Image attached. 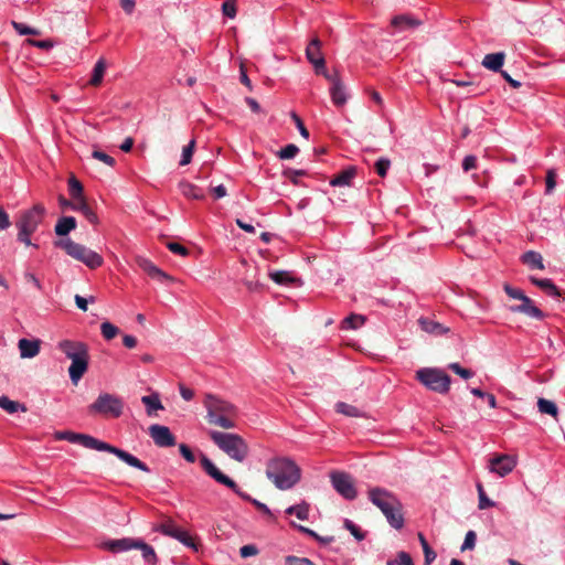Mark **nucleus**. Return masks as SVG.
I'll use <instances>...</instances> for the list:
<instances>
[{
    "mask_svg": "<svg viewBox=\"0 0 565 565\" xmlns=\"http://www.w3.org/2000/svg\"><path fill=\"white\" fill-rule=\"evenodd\" d=\"M56 438L60 440H67L72 444H78L87 449L113 454L128 466L139 469L143 472H150L149 467L134 455L106 441L99 440L90 435L64 430L58 431L56 434Z\"/></svg>",
    "mask_w": 565,
    "mask_h": 565,
    "instance_id": "obj_1",
    "label": "nucleus"
},
{
    "mask_svg": "<svg viewBox=\"0 0 565 565\" xmlns=\"http://www.w3.org/2000/svg\"><path fill=\"white\" fill-rule=\"evenodd\" d=\"M266 477L281 491L292 489L301 479V469L297 462L285 456H276L266 462Z\"/></svg>",
    "mask_w": 565,
    "mask_h": 565,
    "instance_id": "obj_2",
    "label": "nucleus"
},
{
    "mask_svg": "<svg viewBox=\"0 0 565 565\" xmlns=\"http://www.w3.org/2000/svg\"><path fill=\"white\" fill-rule=\"evenodd\" d=\"M367 498L381 510L392 527L401 530L404 526L403 504L394 492L385 488L373 487L369 489Z\"/></svg>",
    "mask_w": 565,
    "mask_h": 565,
    "instance_id": "obj_3",
    "label": "nucleus"
},
{
    "mask_svg": "<svg viewBox=\"0 0 565 565\" xmlns=\"http://www.w3.org/2000/svg\"><path fill=\"white\" fill-rule=\"evenodd\" d=\"M203 405L206 409V419L211 425L224 429L236 427L237 408L235 405L212 393L205 394Z\"/></svg>",
    "mask_w": 565,
    "mask_h": 565,
    "instance_id": "obj_4",
    "label": "nucleus"
},
{
    "mask_svg": "<svg viewBox=\"0 0 565 565\" xmlns=\"http://www.w3.org/2000/svg\"><path fill=\"white\" fill-rule=\"evenodd\" d=\"M58 349L72 361L68 367V375L71 382L77 385L88 370V345L82 341L63 340L58 343Z\"/></svg>",
    "mask_w": 565,
    "mask_h": 565,
    "instance_id": "obj_5",
    "label": "nucleus"
},
{
    "mask_svg": "<svg viewBox=\"0 0 565 565\" xmlns=\"http://www.w3.org/2000/svg\"><path fill=\"white\" fill-rule=\"evenodd\" d=\"M200 463L205 473L217 483L230 488L241 499L250 502L258 511L268 518H273V512L265 503L252 498L248 493L242 491L237 483L232 478L223 473L206 455L201 454Z\"/></svg>",
    "mask_w": 565,
    "mask_h": 565,
    "instance_id": "obj_6",
    "label": "nucleus"
},
{
    "mask_svg": "<svg viewBox=\"0 0 565 565\" xmlns=\"http://www.w3.org/2000/svg\"><path fill=\"white\" fill-rule=\"evenodd\" d=\"M212 441L231 459L243 462L248 456V446L237 434L211 430Z\"/></svg>",
    "mask_w": 565,
    "mask_h": 565,
    "instance_id": "obj_7",
    "label": "nucleus"
},
{
    "mask_svg": "<svg viewBox=\"0 0 565 565\" xmlns=\"http://www.w3.org/2000/svg\"><path fill=\"white\" fill-rule=\"evenodd\" d=\"M54 244L56 247L64 249L68 256L73 257L78 262H82L90 269L98 268L104 263L103 257L98 253L89 249L88 247L79 243L72 241L71 238L60 239L56 241Z\"/></svg>",
    "mask_w": 565,
    "mask_h": 565,
    "instance_id": "obj_8",
    "label": "nucleus"
},
{
    "mask_svg": "<svg viewBox=\"0 0 565 565\" xmlns=\"http://www.w3.org/2000/svg\"><path fill=\"white\" fill-rule=\"evenodd\" d=\"M416 379L428 390L446 394L450 390L451 379L437 367H423L416 371Z\"/></svg>",
    "mask_w": 565,
    "mask_h": 565,
    "instance_id": "obj_9",
    "label": "nucleus"
},
{
    "mask_svg": "<svg viewBox=\"0 0 565 565\" xmlns=\"http://www.w3.org/2000/svg\"><path fill=\"white\" fill-rule=\"evenodd\" d=\"M503 290L510 298L521 301V305L510 307L512 312L523 313L536 320H543L545 318L544 312L534 305L533 300L527 297L522 289L504 284Z\"/></svg>",
    "mask_w": 565,
    "mask_h": 565,
    "instance_id": "obj_10",
    "label": "nucleus"
},
{
    "mask_svg": "<svg viewBox=\"0 0 565 565\" xmlns=\"http://www.w3.org/2000/svg\"><path fill=\"white\" fill-rule=\"evenodd\" d=\"M122 411V399L110 393L99 394L96 401L88 406L89 414L110 416L114 418L120 417Z\"/></svg>",
    "mask_w": 565,
    "mask_h": 565,
    "instance_id": "obj_11",
    "label": "nucleus"
},
{
    "mask_svg": "<svg viewBox=\"0 0 565 565\" xmlns=\"http://www.w3.org/2000/svg\"><path fill=\"white\" fill-rule=\"evenodd\" d=\"M45 214V207L42 204H35L30 210L21 213L17 222L18 230L34 233L42 223Z\"/></svg>",
    "mask_w": 565,
    "mask_h": 565,
    "instance_id": "obj_12",
    "label": "nucleus"
},
{
    "mask_svg": "<svg viewBox=\"0 0 565 565\" xmlns=\"http://www.w3.org/2000/svg\"><path fill=\"white\" fill-rule=\"evenodd\" d=\"M334 490L345 500H354L358 495L352 478L345 472H332L330 475Z\"/></svg>",
    "mask_w": 565,
    "mask_h": 565,
    "instance_id": "obj_13",
    "label": "nucleus"
},
{
    "mask_svg": "<svg viewBox=\"0 0 565 565\" xmlns=\"http://www.w3.org/2000/svg\"><path fill=\"white\" fill-rule=\"evenodd\" d=\"M157 531L166 536L173 537L182 543L184 546L192 548L193 551H198V544L194 539L189 534L188 531L177 526L173 522H164L161 523Z\"/></svg>",
    "mask_w": 565,
    "mask_h": 565,
    "instance_id": "obj_14",
    "label": "nucleus"
},
{
    "mask_svg": "<svg viewBox=\"0 0 565 565\" xmlns=\"http://www.w3.org/2000/svg\"><path fill=\"white\" fill-rule=\"evenodd\" d=\"M306 56L308 61L313 65L317 74L323 77H329V72L326 68V61L321 53V41L315 38L306 47Z\"/></svg>",
    "mask_w": 565,
    "mask_h": 565,
    "instance_id": "obj_15",
    "label": "nucleus"
},
{
    "mask_svg": "<svg viewBox=\"0 0 565 565\" xmlns=\"http://www.w3.org/2000/svg\"><path fill=\"white\" fill-rule=\"evenodd\" d=\"M149 435L158 447L175 445V437L167 426L153 424L149 427Z\"/></svg>",
    "mask_w": 565,
    "mask_h": 565,
    "instance_id": "obj_16",
    "label": "nucleus"
},
{
    "mask_svg": "<svg viewBox=\"0 0 565 565\" xmlns=\"http://www.w3.org/2000/svg\"><path fill=\"white\" fill-rule=\"evenodd\" d=\"M331 83L330 96L332 103L337 107H342L348 102V94L345 87L338 73L330 74L329 77H324Z\"/></svg>",
    "mask_w": 565,
    "mask_h": 565,
    "instance_id": "obj_17",
    "label": "nucleus"
},
{
    "mask_svg": "<svg viewBox=\"0 0 565 565\" xmlns=\"http://www.w3.org/2000/svg\"><path fill=\"white\" fill-rule=\"evenodd\" d=\"M515 459L509 455H500L489 461L490 471L497 473L499 477H505L515 468Z\"/></svg>",
    "mask_w": 565,
    "mask_h": 565,
    "instance_id": "obj_18",
    "label": "nucleus"
},
{
    "mask_svg": "<svg viewBox=\"0 0 565 565\" xmlns=\"http://www.w3.org/2000/svg\"><path fill=\"white\" fill-rule=\"evenodd\" d=\"M140 268L147 273L151 278L153 279H157L161 282H164V281H170L172 280V278L167 274L164 273L163 270H161L159 267H157L152 262L146 259V258H141L139 262H138Z\"/></svg>",
    "mask_w": 565,
    "mask_h": 565,
    "instance_id": "obj_19",
    "label": "nucleus"
},
{
    "mask_svg": "<svg viewBox=\"0 0 565 565\" xmlns=\"http://www.w3.org/2000/svg\"><path fill=\"white\" fill-rule=\"evenodd\" d=\"M40 340L20 339L18 348L20 350V356L22 359H32L40 352Z\"/></svg>",
    "mask_w": 565,
    "mask_h": 565,
    "instance_id": "obj_20",
    "label": "nucleus"
},
{
    "mask_svg": "<svg viewBox=\"0 0 565 565\" xmlns=\"http://www.w3.org/2000/svg\"><path fill=\"white\" fill-rule=\"evenodd\" d=\"M505 54L504 52H497V53H489L486 54L481 64L487 70L493 71V72H500L504 64Z\"/></svg>",
    "mask_w": 565,
    "mask_h": 565,
    "instance_id": "obj_21",
    "label": "nucleus"
},
{
    "mask_svg": "<svg viewBox=\"0 0 565 565\" xmlns=\"http://www.w3.org/2000/svg\"><path fill=\"white\" fill-rule=\"evenodd\" d=\"M530 281L552 298H558L561 296L558 287L550 278H537L531 276Z\"/></svg>",
    "mask_w": 565,
    "mask_h": 565,
    "instance_id": "obj_22",
    "label": "nucleus"
},
{
    "mask_svg": "<svg viewBox=\"0 0 565 565\" xmlns=\"http://www.w3.org/2000/svg\"><path fill=\"white\" fill-rule=\"evenodd\" d=\"M138 539L122 537L118 540H111L106 543L107 548L113 553H121L134 550L136 547Z\"/></svg>",
    "mask_w": 565,
    "mask_h": 565,
    "instance_id": "obj_23",
    "label": "nucleus"
},
{
    "mask_svg": "<svg viewBox=\"0 0 565 565\" xmlns=\"http://www.w3.org/2000/svg\"><path fill=\"white\" fill-rule=\"evenodd\" d=\"M356 175L355 167H348L330 180L332 186H348L351 185L353 179Z\"/></svg>",
    "mask_w": 565,
    "mask_h": 565,
    "instance_id": "obj_24",
    "label": "nucleus"
},
{
    "mask_svg": "<svg viewBox=\"0 0 565 565\" xmlns=\"http://www.w3.org/2000/svg\"><path fill=\"white\" fill-rule=\"evenodd\" d=\"M179 190L183 196L191 200H203L205 198L203 189L189 181H181Z\"/></svg>",
    "mask_w": 565,
    "mask_h": 565,
    "instance_id": "obj_25",
    "label": "nucleus"
},
{
    "mask_svg": "<svg viewBox=\"0 0 565 565\" xmlns=\"http://www.w3.org/2000/svg\"><path fill=\"white\" fill-rule=\"evenodd\" d=\"M76 228V220L73 216H62L55 224V234L58 236H66Z\"/></svg>",
    "mask_w": 565,
    "mask_h": 565,
    "instance_id": "obj_26",
    "label": "nucleus"
},
{
    "mask_svg": "<svg viewBox=\"0 0 565 565\" xmlns=\"http://www.w3.org/2000/svg\"><path fill=\"white\" fill-rule=\"evenodd\" d=\"M521 260L531 269H544L543 257L539 252L527 250L521 256Z\"/></svg>",
    "mask_w": 565,
    "mask_h": 565,
    "instance_id": "obj_27",
    "label": "nucleus"
},
{
    "mask_svg": "<svg viewBox=\"0 0 565 565\" xmlns=\"http://www.w3.org/2000/svg\"><path fill=\"white\" fill-rule=\"evenodd\" d=\"M135 548L141 551L142 558L147 564L156 565L158 563V557L153 547L147 544L143 540L138 539Z\"/></svg>",
    "mask_w": 565,
    "mask_h": 565,
    "instance_id": "obj_28",
    "label": "nucleus"
},
{
    "mask_svg": "<svg viewBox=\"0 0 565 565\" xmlns=\"http://www.w3.org/2000/svg\"><path fill=\"white\" fill-rule=\"evenodd\" d=\"M392 25L399 29V30H406V29H413L420 24V21L412 18L411 15L401 14L395 15L392 21Z\"/></svg>",
    "mask_w": 565,
    "mask_h": 565,
    "instance_id": "obj_29",
    "label": "nucleus"
},
{
    "mask_svg": "<svg viewBox=\"0 0 565 565\" xmlns=\"http://www.w3.org/2000/svg\"><path fill=\"white\" fill-rule=\"evenodd\" d=\"M73 211L79 212L84 215V217L90 223V224H97L98 223V216L96 213L90 209V206L86 203L84 199H81V201H77V204L72 206Z\"/></svg>",
    "mask_w": 565,
    "mask_h": 565,
    "instance_id": "obj_30",
    "label": "nucleus"
},
{
    "mask_svg": "<svg viewBox=\"0 0 565 565\" xmlns=\"http://www.w3.org/2000/svg\"><path fill=\"white\" fill-rule=\"evenodd\" d=\"M310 507L306 501H302L299 504L290 505L285 510V513L288 515H295L297 519L301 521H306L309 519Z\"/></svg>",
    "mask_w": 565,
    "mask_h": 565,
    "instance_id": "obj_31",
    "label": "nucleus"
},
{
    "mask_svg": "<svg viewBox=\"0 0 565 565\" xmlns=\"http://www.w3.org/2000/svg\"><path fill=\"white\" fill-rule=\"evenodd\" d=\"M141 402L146 406L147 414L149 416H151L153 412L163 409V405H162L160 397L157 393L142 396Z\"/></svg>",
    "mask_w": 565,
    "mask_h": 565,
    "instance_id": "obj_32",
    "label": "nucleus"
},
{
    "mask_svg": "<svg viewBox=\"0 0 565 565\" xmlns=\"http://www.w3.org/2000/svg\"><path fill=\"white\" fill-rule=\"evenodd\" d=\"M0 408L4 409L9 414H14L17 412H26V407L24 404L11 401L6 395H0Z\"/></svg>",
    "mask_w": 565,
    "mask_h": 565,
    "instance_id": "obj_33",
    "label": "nucleus"
},
{
    "mask_svg": "<svg viewBox=\"0 0 565 565\" xmlns=\"http://www.w3.org/2000/svg\"><path fill=\"white\" fill-rule=\"evenodd\" d=\"M105 71H106V61H105V58L100 57L94 65L89 84L92 86H98L103 81Z\"/></svg>",
    "mask_w": 565,
    "mask_h": 565,
    "instance_id": "obj_34",
    "label": "nucleus"
},
{
    "mask_svg": "<svg viewBox=\"0 0 565 565\" xmlns=\"http://www.w3.org/2000/svg\"><path fill=\"white\" fill-rule=\"evenodd\" d=\"M422 329L428 333H445L448 329L444 328L439 322L428 318H420L418 320Z\"/></svg>",
    "mask_w": 565,
    "mask_h": 565,
    "instance_id": "obj_35",
    "label": "nucleus"
},
{
    "mask_svg": "<svg viewBox=\"0 0 565 565\" xmlns=\"http://www.w3.org/2000/svg\"><path fill=\"white\" fill-rule=\"evenodd\" d=\"M537 407H539V411L542 414H548V415L553 416L554 418L558 414V409H557L556 404L554 402L550 401V399H546V398H539Z\"/></svg>",
    "mask_w": 565,
    "mask_h": 565,
    "instance_id": "obj_36",
    "label": "nucleus"
},
{
    "mask_svg": "<svg viewBox=\"0 0 565 565\" xmlns=\"http://www.w3.org/2000/svg\"><path fill=\"white\" fill-rule=\"evenodd\" d=\"M68 192L72 199L75 201H81V199H84L83 185L75 177H71L68 179Z\"/></svg>",
    "mask_w": 565,
    "mask_h": 565,
    "instance_id": "obj_37",
    "label": "nucleus"
},
{
    "mask_svg": "<svg viewBox=\"0 0 565 565\" xmlns=\"http://www.w3.org/2000/svg\"><path fill=\"white\" fill-rule=\"evenodd\" d=\"M418 540L424 551L425 565H430L437 557V554L431 550L424 534L418 533Z\"/></svg>",
    "mask_w": 565,
    "mask_h": 565,
    "instance_id": "obj_38",
    "label": "nucleus"
},
{
    "mask_svg": "<svg viewBox=\"0 0 565 565\" xmlns=\"http://www.w3.org/2000/svg\"><path fill=\"white\" fill-rule=\"evenodd\" d=\"M364 322L365 318L363 316L352 313L343 320V328L355 330L362 327Z\"/></svg>",
    "mask_w": 565,
    "mask_h": 565,
    "instance_id": "obj_39",
    "label": "nucleus"
},
{
    "mask_svg": "<svg viewBox=\"0 0 565 565\" xmlns=\"http://www.w3.org/2000/svg\"><path fill=\"white\" fill-rule=\"evenodd\" d=\"M335 411L340 414H343L345 416L350 417H359L361 415V412L358 407L350 405L344 402H339L335 405Z\"/></svg>",
    "mask_w": 565,
    "mask_h": 565,
    "instance_id": "obj_40",
    "label": "nucleus"
},
{
    "mask_svg": "<svg viewBox=\"0 0 565 565\" xmlns=\"http://www.w3.org/2000/svg\"><path fill=\"white\" fill-rule=\"evenodd\" d=\"M343 526L348 530L358 541L365 539V533L351 520L344 519Z\"/></svg>",
    "mask_w": 565,
    "mask_h": 565,
    "instance_id": "obj_41",
    "label": "nucleus"
},
{
    "mask_svg": "<svg viewBox=\"0 0 565 565\" xmlns=\"http://www.w3.org/2000/svg\"><path fill=\"white\" fill-rule=\"evenodd\" d=\"M100 332L106 340H111L118 334L119 329L115 324L105 321L100 324Z\"/></svg>",
    "mask_w": 565,
    "mask_h": 565,
    "instance_id": "obj_42",
    "label": "nucleus"
},
{
    "mask_svg": "<svg viewBox=\"0 0 565 565\" xmlns=\"http://www.w3.org/2000/svg\"><path fill=\"white\" fill-rule=\"evenodd\" d=\"M477 490H478V497H479V504H478V507H479L480 510H484L487 508H491V507H493L495 504L494 501L490 500L487 497V494L484 492V489H483L481 483H477Z\"/></svg>",
    "mask_w": 565,
    "mask_h": 565,
    "instance_id": "obj_43",
    "label": "nucleus"
},
{
    "mask_svg": "<svg viewBox=\"0 0 565 565\" xmlns=\"http://www.w3.org/2000/svg\"><path fill=\"white\" fill-rule=\"evenodd\" d=\"M298 152H299V148L296 145H294V143H289L286 147L281 148L277 152V156L281 160H288V159H292L294 157H296V154Z\"/></svg>",
    "mask_w": 565,
    "mask_h": 565,
    "instance_id": "obj_44",
    "label": "nucleus"
},
{
    "mask_svg": "<svg viewBox=\"0 0 565 565\" xmlns=\"http://www.w3.org/2000/svg\"><path fill=\"white\" fill-rule=\"evenodd\" d=\"M471 394L479 397V398H482V399H486L489 404V406L491 408H495L497 407V399H495V396L491 393H486L483 392L482 390L478 388V387H473L470 390Z\"/></svg>",
    "mask_w": 565,
    "mask_h": 565,
    "instance_id": "obj_45",
    "label": "nucleus"
},
{
    "mask_svg": "<svg viewBox=\"0 0 565 565\" xmlns=\"http://www.w3.org/2000/svg\"><path fill=\"white\" fill-rule=\"evenodd\" d=\"M195 141L191 140L186 146L183 147L180 166H186L191 162Z\"/></svg>",
    "mask_w": 565,
    "mask_h": 565,
    "instance_id": "obj_46",
    "label": "nucleus"
},
{
    "mask_svg": "<svg viewBox=\"0 0 565 565\" xmlns=\"http://www.w3.org/2000/svg\"><path fill=\"white\" fill-rule=\"evenodd\" d=\"M269 276L275 282L279 285H287L288 282L291 281V275L289 271L276 270L270 273Z\"/></svg>",
    "mask_w": 565,
    "mask_h": 565,
    "instance_id": "obj_47",
    "label": "nucleus"
},
{
    "mask_svg": "<svg viewBox=\"0 0 565 565\" xmlns=\"http://www.w3.org/2000/svg\"><path fill=\"white\" fill-rule=\"evenodd\" d=\"M11 25L20 35H39V31L23 23L11 21Z\"/></svg>",
    "mask_w": 565,
    "mask_h": 565,
    "instance_id": "obj_48",
    "label": "nucleus"
},
{
    "mask_svg": "<svg viewBox=\"0 0 565 565\" xmlns=\"http://www.w3.org/2000/svg\"><path fill=\"white\" fill-rule=\"evenodd\" d=\"M448 367H449V370H451L452 372H455L456 374H458L460 377H462L465 380L471 379L473 376V372L471 370L462 367L457 362L450 363L448 365Z\"/></svg>",
    "mask_w": 565,
    "mask_h": 565,
    "instance_id": "obj_49",
    "label": "nucleus"
},
{
    "mask_svg": "<svg viewBox=\"0 0 565 565\" xmlns=\"http://www.w3.org/2000/svg\"><path fill=\"white\" fill-rule=\"evenodd\" d=\"M390 167L391 161L387 158H380L379 160H376L374 164L376 173L382 178H384L387 174Z\"/></svg>",
    "mask_w": 565,
    "mask_h": 565,
    "instance_id": "obj_50",
    "label": "nucleus"
},
{
    "mask_svg": "<svg viewBox=\"0 0 565 565\" xmlns=\"http://www.w3.org/2000/svg\"><path fill=\"white\" fill-rule=\"evenodd\" d=\"M387 565H414V563L408 553L399 552L395 559L387 562Z\"/></svg>",
    "mask_w": 565,
    "mask_h": 565,
    "instance_id": "obj_51",
    "label": "nucleus"
},
{
    "mask_svg": "<svg viewBox=\"0 0 565 565\" xmlns=\"http://www.w3.org/2000/svg\"><path fill=\"white\" fill-rule=\"evenodd\" d=\"M286 565H316L310 558L308 557H299L295 555H289L285 558Z\"/></svg>",
    "mask_w": 565,
    "mask_h": 565,
    "instance_id": "obj_52",
    "label": "nucleus"
},
{
    "mask_svg": "<svg viewBox=\"0 0 565 565\" xmlns=\"http://www.w3.org/2000/svg\"><path fill=\"white\" fill-rule=\"evenodd\" d=\"M92 157L96 160L104 162L105 164H107L109 167H114L116 163L115 159L111 156H109L106 152L100 151V150H94L92 153Z\"/></svg>",
    "mask_w": 565,
    "mask_h": 565,
    "instance_id": "obj_53",
    "label": "nucleus"
},
{
    "mask_svg": "<svg viewBox=\"0 0 565 565\" xmlns=\"http://www.w3.org/2000/svg\"><path fill=\"white\" fill-rule=\"evenodd\" d=\"M294 526H295L298 531H300V532H302V533L307 534V535H308V536H310V537L316 539L317 541H321V542H323V543H330V542L332 541V537L322 539V537H320V536H319V535H318L313 530H311V529H309V527H306V526H303V525H299V524H295V523H294Z\"/></svg>",
    "mask_w": 565,
    "mask_h": 565,
    "instance_id": "obj_54",
    "label": "nucleus"
},
{
    "mask_svg": "<svg viewBox=\"0 0 565 565\" xmlns=\"http://www.w3.org/2000/svg\"><path fill=\"white\" fill-rule=\"evenodd\" d=\"M545 184V193L551 194L556 186V173L554 170L551 169L547 171Z\"/></svg>",
    "mask_w": 565,
    "mask_h": 565,
    "instance_id": "obj_55",
    "label": "nucleus"
},
{
    "mask_svg": "<svg viewBox=\"0 0 565 565\" xmlns=\"http://www.w3.org/2000/svg\"><path fill=\"white\" fill-rule=\"evenodd\" d=\"M476 541H477V536H476V533L473 531H468L466 533V536H465V541L461 545V550L465 551V550H472L475 548V545H476Z\"/></svg>",
    "mask_w": 565,
    "mask_h": 565,
    "instance_id": "obj_56",
    "label": "nucleus"
},
{
    "mask_svg": "<svg viewBox=\"0 0 565 565\" xmlns=\"http://www.w3.org/2000/svg\"><path fill=\"white\" fill-rule=\"evenodd\" d=\"M285 177L288 178L294 184H298V178L307 175L306 170L288 169L284 172Z\"/></svg>",
    "mask_w": 565,
    "mask_h": 565,
    "instance_id": "obj_57",
    "label": "nucleus"
},
{
    "mask_svg": "<svg viewBox=\"0 0 565 565\" xmlns=\"http://www.w3.org/2000/svg\"><path fill=\"white\" fill-rule=\"evenodd\" d=\"M223 14L226 15L230 19L235 18L236 15V4L235 1L230 0L225 1L222 6Z\"/></svg>",
    "mask_w": 565,
    "mask_h": 565,
    "instance_id": "obj_58",
    "label": "nucleus"
},
{
    "mask_svg": "<svg viewBox=\"0 0 565 565\" xmlns=\"http://www.w3.org/2000/svg\"><path fill=\"white\" fill-rule=\"evenodd\" d=\"M179 450H180V454L181 456L190 463H193L195 461V456L193 454V451L191 450V448L185 445V444H180L179 445Z\"/></svg>",
    "mask_w": 565,
    "mask_h": 565,
    "instance_id": "obj_59",
    "label": "nucleus"
},
{
    "mask_svg": "<svg viewBox=\"0 0 565 565\" xmlns=\"http://www.w3.org/2000/svg\"><path fill=\"white\" fill-rule=\"evenodd\" d=\"M167 247L170 252H172L173 254H178L180 256H186L189 254V250L186 247H184L183 245L175 243V242H169L167 244Z\"/></svg>",
    "mask_w": 565,
    "mask_h": 565,
    "instance_id": "obj_60",
    "label": "nucleus"
},
{
    "mask_svg": "<svg viewBox=\"0 0 565 565\" xmlns=\"http://www.w3.org/2000/svg\"><path fill=\"white\" fill-rule=\"evenodd\" d=\"M258 554V548L254 544H247L239 548V555L243 558L255 556Z\"/></svg>",
    "mask_w": 565,
    "mask_h": 565,
    "instance_id": "obj_61",
    "label": "nucleus"
},
{
    "mask_svg": "<svg viewBox=\"0 0 565 565\" xmlns=\"http://www.w3.org/2000/svg\"><path fill=\"white\" fill-rule=\"evenodd\" d=\"M477 168V157L473 154L466 156L462 160V169L468 172Z\"/></svg>",
    "mask_w": 565,
    "mask_h": 565,
    "instance_id": "obj_62",
    "label": "nucleus"
},
{
    "mask_svg": "<svg viewBox=\"0 0 565 565\" xmlns=\"http://www.w3.org/2000/svg\"><path fill=\"white\" fill-rule=\"evenodd\" d=\"M28 43L41 50H50L53 47V43L50 40H28Z\"/></svg>",
    "mask_w": 565,
    "mask_h": 565,
    "instance_id": "obj_63",
    "label": "nucleus"
},
{
    "mask_svg": "<svg viewBox=\"0 0 565 565\" xmlns=\"http://www.w3.org/2000/svg\"><path fill=\"white\" fill-rule=\"evenodd\" d=\"M292 119L295 120V124L300 132V135L305 138H308L309 137V131L307 130V128L305 127L302 120L300 119V117L292 113L291 115Z\"/></svg>",
    "mask_w": 565,
    "mask_h": 565,
    "instance_id": "obj_64",
    "label": "nucleus"
}]
</instances>
